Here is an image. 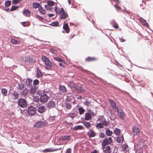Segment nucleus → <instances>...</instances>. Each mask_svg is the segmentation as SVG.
Returning a JSON list of instances; mask_svg holds the SVG:
<instances>
[{
  "label": "nucleus",
  "mask_w": 153,
  "mask_h": 153,
  "mask_svg": "<svg viewBox=\"0 0 153 153\" xmlns=\"http://www.w3.org/2000/svg\"><path fill=\"white\" fill-rule=\"evenodd\" d=\"M45 109V107L43 105L40 106L38 109V111L40 113H43Z\"/></svg>",
  "instance_id": "393cba45"
},
{
  "label": "nucleus",
  "mask_w": 153,
  "mask_h": 153,
  "mask_svg": "<svg viewBox=\"0 0 153 153\" xmlns=\"http://www.w3.org/2000/svg\"><path fill=\"white\" fill-rule=\"evenodd\" d=\"M23 14L26 16H30L31 12L28 9H24L22 11Z\"/></svg>",
  "instance_id": "2eb2a0df"
},
{
  "label": "nucleus",
  "mask_w": 153,
  "mask_h": 153,
  "mask_svg": "<svg viewBox=\"0 0 153 153\" xmlns=\"http://www.w3.org/2000/svg\"><path fill=\"white\" fill-rule=\"evenodd\" d=\"M36 88L35 87H33L31 88L30 90V93L32 94H34L36 92Z\"/></svg>",
  "instance_id": "72a5a7b5"
},
{
  "label": "nucleus",
  "mask_w": 153,
  "mask_h": 153,
  "mask_svg": "<svg viewBox=\"0 0 153 153\" xmlns=\"http://www.w3.org/2000/svg\"><path fill=\"white\" fill-rule=\"evenodd\" d=\"M83 125L85 126V128L88 129H89L91 127V125L89 122H84L82 123Z\"/></svg>",
  "instance_id": "2f4dec72"
},
{
  "label": "nucleus",
  "mask_w": 153,
  "mask_h": 153,
  "mask_svg": "<svg viewBox=\"0 0 153 153\" xmlns=\"http://www.w3.org/2000/svg\"><path fill=\"white\" fill-rule=\"evenodd\" d=\"M59 25V22L57 21L52 22L51 23L49 24L50 25L54 27H57Z\"/></svg>",
  "instance_id": "58836bf2"
},
{
  "label": "nucleus",
  "mask_w": 153,
  "mask_h": 153,
  "mask_svg": "<svg viewBox=\"0 0 153 153\" xmlns=\"http://www.w3.org/2000/svg\"><path fill=\"white\" fill-rule=\"evenodd\" d=\"M39 100V98L38 97L36 96L34 98V100L35 102H38Z\"/></svg>",
  "instance_id": "69168bd1"
},
{
  "label": "nucleus",
  "mask_w": 153,
  "mask_h": 153,
  "mask_svg": "<svg viewBox=\"0 0 153 153\" xmlns=\"http://www.w3.org/2000/svg\"><path fill=\"white\" fill-rule=\"evenodd\" d=\"M76 116V114L75 113H70L68 115V116L71 118H74Z\"/></svg>",
  "instance_id": "3c124183"
},
{
  "label": "nucleus",
  "mask_w": 153,
  "mask_h": 153,
  "mask_svg": "<svg viewBox=\"0 0 153 153\" xmlns=\"http://www.w3.org/2000/svg\"><path fill=\"white\" fill-rule=\"evenodd\" d=\"M11 1L10 0H7L5 2V7H9L11 4Z\"/></svg>",
  "instance_id": "ea45409f"
},
{
  "label": "nucleus",
  "mask_w": 153,
  "mask_h": 153,
  "mask_svg": "<svg viewBox=\"0 0 153 153\" xmlns=\"http://www.w3.org/2000/svg\"><path fill=\"white\" fill-rule=\"evenodd\" d=\"M87 134L90 138L94 137L96 135L95 132L92 130H89Z\"/></svg>",
  "instance_id": "a211bd4d"
},
{
  "label": "nucleus",
  "mask_w": 153,
  "mask_h": 153,
  "mask_svg": "<svg viewBox=\"0 0 153 153\" xmlns=\"http://www.w3.org/2000/svg\"><path fill=\"white\" fill-rule=\"evenodd\" d=\"M105 119L102 116H100L99 117V118L97 120V121H100V123H104V122L105 121Z\"/></svg>",
  "instance_id": "c85d7f7f"
},
{
  "label": "nucleus",
  "mask_w": 153,
  "mask_h": 153,
  "mask_svg": "<svg viewBox=\"0 0 153 153\" xmlns=\"http://www.w3.org/2000/svg\"><path fill=\"white\" fill-rule=\"evenodd\" d=\"M69 85L71 88H76V87L75 84L73 82L71 81L70 82Z\"/></svg>",
  "instance_id": "09e8293b"
},
{
  "label": "nucleus",
  "mask_w": 153,
  "mask_h": 153,
  "mask_svg": "<svg viewBox=\"0 0 153 153\" xmlns=\"http://www.w3.org/2000/svg\"><path fill=\"white\" fill-rule=\"evenodd\" d=\"M39 83V81L37 79H35L33 81V84L35 85H37Z\"/></svg>",
  "instance_id": "774afa93"
},
{
  "label": "nucleus",
  "mask_w": 153,
  "mask_h": 153,
  "mask_svg": "<svg viewBox=\"0 0 153 153\" xmlns=\"http://www.w3.org/2000/svg\"><path fill=\"white\" fill-rule=\"evenodd\" d=\"M32 80L29 79H27L26 80V82L27 85H30L32 83Z\"/></svg>",
  "instance_id": "864d4df0"
},
{
  "label": "nucleus",
  "mask_w": 153,
  "mask_h": 153,
  "mask_svg": "<svg viewBox=\"0 0 153 153\" xmlns=\"http://www.w3.org/2000/svg\"><path fill=\"white\" fill-rule=\"evenodd\" d=\"M55 105V103L53 101H51L48 102L47 105V107L49 108H53Z\"/></svg>",
  "instance_id": "aec40b11"
},
{
  "label": "nucleus",
  "mask_w": 153,
  "mask_h": 153,
  "mask_svg": "<svg viewBox=\"0 0 153 153\" xmlns=\"http://www.w3.org/2000/svg\"><path fill=\"white\" fill-rule=\"evenodd\" d=\"M124 9H120L121 10L120 11V12H123L125 14L126 13H127L130 14V12H129L127 10H126V8H125V7H124Z\"/></svg>",
  "instance_id": "603ef678"
},
{
  "label": "nucleus",
  "mask_w": 153,
  "mask_h": 153,
  "mask_svg": "<svg viewBox=\"0 0 153 153\" xmlns=\"http://www.w3.org/2000/svg\"><path fill=\"white\" fill-rule=\"evenodd\" d=\"M42 61L44 62L45 63L47 62L48 61L49 62L50 60L45 55L42 56Z\"/></svg>",
  "instance_id": "e433bc0d"
},
{
  "label": "nucleus",
  "mask_w": 153,
  "mask_h": 153,
  "mask_svg": "<svg viewBox=\"0 0 153 153\" xmlns=\"http://www.w3.org/2000/svg\"><path fill=\"white\" fill-rule=\"evenodd\" d=\"M11 43L13 45H19L20 44V41L19 40H16L15 39H12L11 40Z\"/></svg>",
  "instance_id": "a878e982"
},
{
  "label": "nucleus",
  "mask_w": 153,
  "mask_h": 153,
  "mask_svg": "<svg viewBox=\"0 0 153 153\" xmlns=\"http://www.w3.org/2000/svg\"><path fill=\"white\" fill-rule=\"evenodd\" d=\"M114 7L117 11L121 9V7L117 3L114 4Z\"/></svg>",
  "instance_id": "bf43d9fd"
},
{
  "label": "nucleus",
  "mask_w": 153,
  "mask_h": 153,
  "mask_svg": "<svg viewBox=\"0 0 153 153\" xmlns=\"http://www.w3.org/2000/svg\"><path fill=\"white\" fill-rule=\"evenodd\" d=\"M124 140L123 135H120L117 137L116 141L117 143H121Z\"/></svg>",
  "instance_id": "412c9836"
},
{
  "label": "nucleus",
  "mask_w": 153,
  "mask_h": 153,
  "mask_svg": "<svg viewBox=\"0 0 153 153\" xmlns=\"http://www.w3.org/2000/svg\"><path fill=\"white\" fill-rule=\"evenodd\" d=\"M104 123H99L97 124L96 127L98 128H101L103 127Z\"/></svg>",
  "instance_id": "a18cd8bd"
},
{
  "label": "nucleus",
  "mask_w": 153,
  "mask_h": 153,
  "mask_svg": "<svg viewBox=\"0 0 153 153\" xmlns=\"http://www.w3.org/2000/svg\"><path fill=\"white\" fill-rule=\"evenodd\" d=\"M111 24L112 25L113 27L116 29H117L119 28V26L118 24L115 22V20L113 19L110 21Z\"/></svg>",
  "instance_id": "dca6fc26"
},
{
  "label": "nucleus",
  "mask_w": 153,
  "mask_h": 153,
  "mask_svg": "<svg viewBox=\"0 0 153 153\" xmlns=\"http://www.w3.org/2000/svg\"><path fill=\"white\" fill-rule=\"evenodd\" d=\"M102 149L103 152L105 153H111V150L109 146H102Z\"/></svg>",
  "instance_id": "6e6552de"
},
{
  "label": "nucleus",
  "mask_w": 153,
  "mask_h": 153,
  "mask_svg": "<svg viewBox=\"0 0 153 153\" xmlns=\"http://www.w3.org/2000/svg\"><path fill=\"white\" fill-rule=\"evenodd\" d=\"M50 97V94L49 92L44 91L42 94H41L39 101L42 103H45L47 101Z\"/></svg>",
  "instance_id": "f257e3e1"
},
{
  "label": "nucleus",
  "mask_w": 153,
  "mask_h": 153,
  "mask_svg": "<svg viewBox=\"0 0 153 153\" xmlns=\"http://www.w3.org/2000/svg\"><path fill=\"white\" fill-rule=\"evenodd\" d=\"M53 59L55 60L58 62H61L63 61V59L60 57L54 56L53 57Z\"/></svg>",
  "instance_id": "49530a36"
},
{
  "label": "nucleus",
  "mask_w": 153,
  "mask_h": 153,
  "mask_svg": "<svg viewBox=\"0 0 153 153\" xmlns=\"http://www.w3.org/2000/svg\"><path fill=\"white\" fill-rule=\"evenodd\" d=\"M105 134L103 133H100L99 134V137L101 138H103L105 137Z\"/></svg>",
  "instance_id": "680f3d73"
},
{
  "label": "nucleus",
  "mask_w": 153,
  "mask_h": 153,
  "mask_svg": "<svg viewBox=\"0 0 153 153\" xmlns=\"http://www.w3.org/2000/svg\"><path fill=\"white\" fill-rule=\"evenodd\" d=\"M58 12L59 14H60L62 12L63 13L65 12V11L64 9L63 8H62L60 10H59V8L58 10Z\"/></svg>",
  "instance_id": "13d9d810"
},
{
  "label": "nucleus",
  "mask_w": 153,
  "mask_h": 153,
  "mask_svg": "<svg viewBox=\"0 0 153 153\" xmlns=\"http://www.w3.org/2000/svg\"><path fill=\"white\" fill-rule=\"evenodd\" d=\"M78 110L79 111V114L80 115H81L83 114L85 111V110L82 107H79L78 109Z\"/></svg>",
  "instance_id": "c03bdc74"
},
{
  "label": "nucleus",
  "mask_w": 153,
  "mask_h": 153,
  "mask_svg": "<svg viewBox=\"0 0 153 153\" xmlns=\"http://www.w3.org/2000/svg\"><path fill=\"white\" fill-rule=\"evenodd\" d=\"M70 138L71 137L69 136L65 135L63 137L62 140H70Z\"/></svg>",
  "instance_id": "de8ad7c7"
},
{
  "label": "nucleus",
  "mask_w": 153,
  "mask_h": 153,
  "mask_svg": "<svg viewBox=\"0 0 153 153\" xmlns=\"http://www.w3.org/2000/svg\"><path fill=\"white\" fill-rule=\"evenodd\" d=\"M47 3L48 5L51 6H53L54 5L55 2L51 0H47Z\"/></svg>",
  "instance_id": "bb28decb"
},
{
  "label": "nucleus",
  "mask_w": 153,
  "mask_h": 153,
  "mask_svg": "<svg viewBox=\"0 0 153 153\" xmlns=\"http://www.w3.org/2000/svg\"><path fill=\"white\" fill-rule=\"evenodd\" d=\"M66 109L67 110H70L72 107L71 104L69 103H66L65 104Z\"/></svg>",
  "instance_id": "473e14b6"
},
{
  "label": "nucleus",
  "mask_w": 153,
  "mask_h": 153,
  "mask_svg": "<svg viewBox=\"0 0 153 153\" xmlns=\"http://www.w3.org/2000/svg\"><path fill=\"white\" fill-rule=\"evenodd\" d=\"M83 128V127L81 125H78L77 126L74 127L73 128V130H76L78 129H82Z\"/></svg>",
  "instance_id": "f704fd0d"
},
{
  "label": "nucleus",
  "mask_w": 153,
  "mask_h": 153,
  "mask_svg": "<svg viewBox=\"0 0 153 153\" xmlns=\"http://www.w3.org/2000/svg\"><path fill=\"white\" fill-rule=\"evenodd\" d=\"M24 59H25L24 61L25 62L33 63L35 62V58L32 56H25L23 60H24Z\"/></svg>",
  "instance_id": "39448f33"
},
{
  "label": "nucleus",
  "mask_w": 153,
  "mask_h": 153,
  "mask_svg": "<svg viewBox=\"0 0 153 153\" xmlns=\"http://www.w3.org/2000/svg\"><path fill=\"white\" fill-rule=\"evenodd\" d=\"M91 102H89L87 100H86L84 102V104L87 106H89L91 104Z\"/></svg>",
  "instance_id": "4d7b16f0"
},
{
  "label": "nucleus",
  "mask_w": 153,
  "mask_h": 153,
  "mask_svg": "<svg viewBox=\"0 0 153 153\" xmlns=\"http://www.w3.org/2000/svg\"><path fill=\"white\" fill-rule=\"evenodd\" d=\"M43 74L40 70L38 68H36V76H42Z\"/></svg>",
  "instance_id": "c756f323"
},
{
  "label": "nucleus",
  "mask_w": 153,
  "mask_h": 153,
  "mask_svg": "<svg viewBox=\"0 0 153 153\" xmlns=\"http://www.w3.org/2000/svg\"><path fill=\"white\" fill-rule=\"evenodd\" d=\"M61 149V148H59L57 149H53V148L47 149H46L42 150V151L44 152H53L55 151H57Z\"/></svg>",
  "instance_id": "4468645a"
},
{
  "label": "nucleus",
  "mask_w": 153,
  "mask_h": 153,
  "mask_svg": "<svg viewBox=\"0 0 153 153\" xmlns=\"http://www.w3.org/2000/svg\"><path fill=\"white\" fill-rule=\"evenodd\" d=\"M112 131H110L109 129H108L106 130V134L107 136H111L112 134Z\"/></svg>",
  "instance_id": "37998d69"
},
{
  "label": "nucleus",
  "mask_w": 153,
  "mask_h": 153,
  "mask_svg": "<svg viewBox=\"0 0 153 153\" xmlns=\"http://www.w3.org/2000/svg\"><path fill=\"white\" fill-rule=\"evenodd\" d=\"M60 18L61 19H65L68 17V15L66 12L59 14Z\"/></svg>",
  "instance_id": "6ab92c4d"
},
{
  "label": "nucleus",
  "mask_w": 153,
  "mask_h": 153,
  "mask_svg": "<svg viewBox=\"0 0 153 153\" xmlns=\"http://www.w3.org/2000/svg\"><path fill=\"white\" fill-rule=\"evenodd\" d=\"M59 89L60 92H62V93H65L67 91L66 88L64 86H60Z\"/></svg>",
  "instance_id": "c9c22d12"
},
{
  "label": "nucleus",
  "mask_w": 153,
  "mask_h": 153,
  "mask_svg": "<svg viewBox=\"0 0 153 153\" xmlns=\"http://www.w3.org/2000/svg\"><path fill=\"white\" fill-rule=\"evenodd\" d=\"M45 65L46 66H45V68L46 69H48L49 70L48 71H51V67L52 66V65L53 64L51 63V62L50 61V60H49V62L48 61L47 62L45 63Z\"/></svg>",
  "instance_id": "f8f14e48"
},
{
  "label": "nucleus",
  "mask_w": 153,
  "mask_h": 153,
  "mask_svg": "<svg viewBox=\"0 0 153 153\" xmlns=\"http://www.w3.org/2000/svg\"><path fill=\"white\" fill-rule=\"evenodd\" d=\"M18 105L21 108H25L27 105V103L25 99L20 98L18 101Z\"/></svg>",
  "instance_id": "f03ea898"
},
{
  "label": "nucleus",
  "mask_w": 153,
  "mask_h": 153,
  "mask_svg": "<svg viewBox=\"0 0 153 153\" xmlns=\"http://www.w3.org/2000/svg\"><path fill=\"white\" fill-rule=\"evenodd\" d=\"M65 22H64L63 23V29H64L67 28V27H69L68 23H65Z\"/></svg>",
  "instance_id": "052dcab7"
},
{
  "label": "nucleus",
  "mask_w": 153,
  "mask_h": 153,
  "mask_svg": "<svg viewBox=\"0 0 153 153\" xmlns=\"http://www.w3.org/2000/svg\"><path fill=\"white\" fill-rule=\"evenodd\" d=\"M45 125V123L42 121H39L37 122L35 124V126L37 128H41L44 127Z\"/></svg>",
  "instance_id": "f3484780"
},
{
  "label": "nucleus",
  "mask_w": 153,
  "mask_h": 153,
  "mask_svg": "<svg viewBox=\"0 0 153 153\" xmlns=\"http://www.w3.org/2000/svg\"><path fill=\"white\" fill-rule=\"evenodd\" d=\"M63 29L64 30H65V32L66 33H69L70 31V28L68 27H67V28H65V29Z\"/></svg>",
  "instance_id": "0e129e2a"
},
{
  "label": "nucleus",
  "mask_w": 153,
  "mask_h": 153,
  "mask_svg": "<svg viewBox=\"0 0 153 153\" xmlns=\"http://www.w3.org/2000/svg\"><path fill=\"white\" fill-rule=\"evenodd\" d=\"M140 21L143 26L147 28L149 27V25L145 19H143V18H140Z\"/></svg>",
  "instance_id": "9b49d317"
},
{
  "label": "nucleus",
  "mask_w": 153,
  "mask_h": 153,
  "mask_svg": "<svg viewBox=\"0 0 153 153\" xmlns=\"http://www.w3.org/2000/svg\"><path fill=\"white\" fill-rule=\"evenodd\" d=\"M112 139L111 137L106 138L104 139L102 143V146H107L112 142Z\"/></svg>",
  "instance_id": "0eeeda50"
},
{
  "label": "nucleus",
  "mask_w": 153,
  "mask_h": 153,
  "mask_svg": "<svg viewBox=\"0 0 153 153\" xmlns=\"http://www.w3.org/2000/svg\"><path fill=\"white\" fill-rule=\"evenodd\" d=\"M38 11L39 13L42 14H45L46 13V11L44 9L42 6L39 7L38 8Z\"/></svg>",
  "instance_id": "b1692460"
},
{
  "label": "nucleus",
  "mask_w": 153,
  "mask_h": 153,
  "mask_svg": "<svg viewBox=\"0 0 153 153\" xmlns=\"http://www.w3.org/2000/svg\"><path fill=\"white\" fill-rule=\"evenodd\" d=\"M19 97V94L16 91H14L12 93L10 97V100L11 101L14 102L16 100H18Z\"/></svg>",
  "instance_id": "7ed1b4c3"
},
{
  "label": "nucleus",
  "mask_w": 153,
  "mask_h": 153,
  "mask_svg": "<svg viewBox=\"0 0 153 153\" xmlns=\"http://www.w3.org/2000/svg\"><path fill=\"white\" fill-rule=\"evenodd\" d=\"M89 112L85 113V120H89L92 119L91 112V111H88Z\"/></svg>",
  "instance_id": "9d476101"
},
{
  "label": "nucleus",
  "mask_w": 153,
  "mask_h": 153,
  "mask_svg": "<svg viewBox=\"0 0 153 153\" xmlns=\"http://www.w3.org/2000/svg\"><path fill=\"white\" fill-rule=\"evenodd\" d=\"M133 132L134 135H136L139 134V129L137 127L134 126L132 128Z\"/></svg>",
  "instance_id": "ddd939ff"
},
{
  "label": "nucleus",
  "mask_w": 153,
  "mask_h": 153,
  "mask_svg": "<svg viewBox=\"0 0 153 153\" xmlns=\"http://www.w3.org/2000/svg\"><path fill=\"white\" fill-rule=\"evenodd\" d=\"M128 147V146L126 143H125L122 146V149H126Z\"/></svg>",
  "instance_id": "338daca9"
},
{
  "label": "nucleus",
  "mask_w": 153,
  "mask_h": 153,
  "mask_svg": "<svg viewBox=\"0 0 153 153\" xmlns=\"http://www.w3.org/2000/svg\"><path fill=\"white\" fill-rule=\"evenodd\" d=\"M40 5V3L38 2H33V7L34 8H37L38 7H39Z\"/></svg>",
  "instance_id": "7c9ffc66"
},
{
  "label": "nucleus",
  "mask_w": 153,
  "mask_h": 153,
  "mask_svg": "<svg viewBox=\"0 0 153 153\" xmlns=\"http://www.w3.org/2000/svg\"><path fill=\"white\" fill-rule=\"evenodd\" d=\"M20 0H13L12 2L13 4H17L20 2Z\"/></svg>",
  "instance_id": "e2e57ef3"
},
{
  "label": "nucleus",
  "mask_w": 153,
  "mask_h": 153,
  "mask_svg": "<svg viewBox=\"0 0 153 153\" xmlns=\"http://www.w3.org/2000/svg\"><path fill=\"white\" fill-rule=\"evenodd\" d=\"M98 59L97 58H95L94 57H90L88 56V57L86 58L85 60L87 62H90L94 61H96Z\"/></svg>",
  "instance_id": "5701e85b"
},
{
  "label": "nucleus",
  "mask_w": 153,
  "mask_h": 153,
  "mask_svg": "<svg viewBox=\"0 0 153 153\" xmlns=\"http://www.w3.org/2000/svg\"><path fill=\"white\" fill-rule=\"evenodd\" d=\"M50 52L53 54L56 53H57V51L56 49L53 48H51L50 49Z\"/></svg>",
  "instance_id": "5fc2aeb1"
},
{
  "label": "nucleus",
  "mask_w": 153,
  "mask_h": 153,
  "mask_svg": "<svg viewBox=\"0 0 153 153\" xmlns=\"http://www.w3.org/2000/svg\"><path fill=\"white\" fill-rule=\"evenodd\" d=\"M16 87L18 89L20 90H22L24 89V85L21 82H20L17 83Z\"/></svg>",
  "instance_id": "4be33fe9"
},
{
  "label": "nucleus",
  "mask_w": 153,
  "mask_h": 153,
  "mask_svg": "<svg viewBox=\"0 0 153 153\" xmlns=\"http://www.w3.org/2000/svg\"><path fill=\"white\" fill-rule=\"evenodd\" d=\"M76 89L78 91L81 93H83L85 91V90L82 87L77 86Z\"/></svg>",
  "instance_id": "cd10ccee"
},
{
  "label": "nucleus",
  "mask_w": 153,
  "mask_h": 153,
  "mask_svg": "<svg viewBox=\"0 0 153 153\" xmlns=\"http://www.w3.org/2000/svg\"><path fill=\"white\" fill-rule=\"evenodd\" d=\"M7 90L5 88H3L1 90V93L4 97L7 96Z\"/></svg>",
  "instance_id": "4c0bfd02"
},
{
  "label": "nucleus",
  "mask_w": 153,
  "mask_h": 153,
  "mask_svg": "<svg viewBox=\"0 0 153 153\" xmlns=\"http://www.w3.org/2000/svg\"><path fill=\"white\" fill-rule=\"evenodd\" d=\"M35 17L36 18L38 19L40 21H41L42 22H43V19L42 17L41 16H40L39 15H36Z\"/></svg>",
  "instance_id": "6e6d98bb"
},
{
  "label": "nucleus",
  "mask_w": 153,
  "mask_h": 153,
  "mask_svg": "<svg viewBox=\"0 0 153 153\" xmlns=\"http://www.w3.org/2000/svg\"><path fill=\"white\" fill-rule=\"evenodd\" d=\"M51 6L48 5H45V7L46 9V10L48 11H51L53 9V7H51Z\"/></svg>",
  "instance_id": "79ce46f5"
},
{
  "label": "nucleus",
  "mask_w": 153,
  "mask_h": 153,
  "mask_svg": "<svg viewBox=\"0 0 153 153\" xmlns=\"http://www.w3.org/2000/svg\"><path fill=\"white\" fill-rule=\"evenodd\" d=\"M116 111L117 112L118 116L121 119L124 120L125 117L124 113L123 112L121 109L120 108H118V109L116 110Z\"/></svg>",
  "instance_id": "423d86ee"
},
{
  "label": "nucleus",
  "mask_w": 153,
  "mask_h": 153,
  "mask_svg": "<svg viewBox=\"0 0 153 153\" xmlns=\"http://www.w3.org/2000/svg\"><path fill=\"white\" fill-rule=\"evenodd\" d=\"M108 101L110 103L111 107L114 109L115 111H116V110L118 109L119 107L116 105V102L113 100L111 99H109Z\"/></svg>",
  "instance_id": "1a4fd4ad"
},
{
  "label": "nucleus",
  "mask_w": 153,
  "mask_h": 153,
  "mask_svg": "<svg viewBox=\"0 0 153 153\" xmlns=\"http://www.w3.org/2000/svg\"><path fill=\"white\" fill-rule=\"evenodd\" d=\"M19 7V6H18L13 5L11 7V8L10 9V11H12L15 10L18 8Z\"/></svg>",
  "instance_id": "8fccbe9b"
},
{
  "label": "nucleus",
  "mask_w": 153,
  "mask_h": 153,
  "mask_svg": "<svg viewBox=\"0 0 153 153\" xmlns=\"http://www.w3.org/2000/svg\"><path fill=\"white\" fill-rule=\"evenodd\" d=\"M36 111V108L32 106L29 107L27 110V113L30 116H33L35 115Z\"/></svg>",
  "instance_id": "20e7f679"
},
{
  "label": "nucleus",
  "mask_w": 153,
  "mask_h": 153,
  "mask_svg": "<svg viewBox=\"0 0 153 153\" xmlns=\"http://www.w3.org/2000/svg\"><path fill=\"white\" fill-rule=\"evenodd\" d=\"M120 130L117 128H115L114 131V133L116 135H118L120 133Z\"/></svg>",
  "instance_id": "a19ab883"
}]
</instances>
